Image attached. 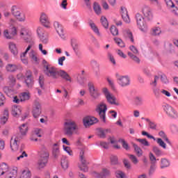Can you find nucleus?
I'll return each mask as SVG.
<instances>
[{"instance_id": "6ab92c4d", "label": "nucleus", "mask_w": 178, "mask_h": 178, "mask_svg": "<svg viewBox=\"0 0 178 178\" xmlns=\"http://www.w3.org/2000/svg\"><path fill=\"white\" fill-rule=\"evenodd\" d=\"M142 13L145 17V19H147V20L151 21L152 19H154V15L152 14V10L149 7L144 6L142 8Z\"/></svg>"}, {"instance_id": "4c0bfd02", "label": "nucleus", "mask_w": 178, "mask_h": 178, "mask_svg": "<svg viewBox=\"0 0 178 178\" xmlns=\"http://www.w3.org/2000/svg\"><path fill=\"white\" fill-rule=\"evenodd\" d=\"M29 58L31 59L32 62L37 63L38 62V57L37 56V53L33 49H31L29 52Z\"/></svg>"}, {"instance_id": "603ef678", "label": "nucleus", "mask_w": 178, "mask_h": 178, "mask_svg": "<svg viewBox=\"0 0 178 178\" xmlns=\"http://www.w3.org/2000/svg\"><path fill=\"white\" fill-rule=\"evenodd\" d=\"M128 56L131 58V59H133L134 61L136 62V63H140V58L138 57H137V56H135L134 54H133V53L131 52H128Z\"/></svg>"}, {"instance_id": "473e14b6", "label": "nucleus", "mask_w": 178, "mask_h": 178, "mask_svg": "<svg viewBox=\"0 0 178 178\" xmlns=\"http://www.w3.org/2000/svg\"><path fill=\"white\" fill-rule=\"evenodd\" d=\"M108 133H111V129H99L97 131V135L100 138H105L106 137V134Z\"/></svg>"}, {"instance_id": "f03ea898", "label": "nucleus", "mask_w": 178, "mask_h": 178, "mask_svg": "<svg viewBox=\"0 0 178 178\" xmlns=\"http://www.w3.org/2000/svg\"><path fill=\"white\" fill-rule=\"evenodd\" d=\"M77 130H79V125L75 121L68 120L64 123V134L65 136L72 137Z\"/></svg>"}, {"instance_id": "ddd939ff", "label": "nucleus", "mask_w": 178, "mask_h": 178, "mask_svg": "<svg viewBox=\"0 0 178 178\" xmlns=\"http://www.w3.org/2000/svg\"><path fill=\"white\" fill-rule=\"evenodd\" d=\"M22 136L20 134H17L16 136L13 137L10 140V148L11 151L13 152H16L17 149H19V143L22 140Z\"/></svg>"}, {"instance_id": "69168bd1", "label": "nucleus", "mask_w": 178, "mask_h": 178, "mask_svg": "<svg viewBox=\"0 0 178 178\" xmlns=\"http://www.w3.org/2000/svg\"><path fill=\"white\" fill-rule=\"evenodd\" d=\"M115 176L117 178H126L124 172L120 170H117L115 172Z\"/></svg>"}, {"instance_id": "49530a36", "label": "nucleus", "mask_w": 178, "mask_h": 178, "mask_svg": "<svg viewBox=\"0 0 178 178\" xmlns=\"http://www.w3.org/2000/svg\"><path fill=\"white\" fill-rule=\"evenodd\" d=\"M146 122H148V126L152 130H156V124L152 121H150L149 119L145 118Z\"/></svg>"}, {"instance_id": "09e8293b", "label": "nucleus", "mask_w": 178, "mask_h": 178, "mask_svg": "<svg viewBox=\"0 0 178 178\" xmlns=\"http://www.w3.org/2000/svg\"><path fill=\"white\" fill-rule=\"evenodd\" d=\"M63 149L70 155V156H73V150L69 146H65V145H63Z\"/></svg>"}, {"instance_id": "6e6d98bb", "label": "nucleus", "mask_w": 178, "mask_h": 178, "mask_svg": "<svg viewBox=\"0 0 178 178\" xmlns=\"http://www.w3.org/2000/svg\"><path fill=\"white\" fill-rule=\"evenodd\" d=\"M111 33L113 35H119V30L115 25H113L110 28Z\"/></svg>"}, {"instance_id": "a211bd4d", "label": "nucleus", "mask_w": 178, "mask_h": 178, "mask_svg": "<svg viewBox=\"0 0 178 178\" xmlns=\"http://www.w3.org/2000/svg\"><path fill=\"white\" fill-rule=\"evenodd\" d=\"M41 103L38 101H35L33 106L32 113L34 118H38L40 115H41Z\"/></svg>"}, {"instance_id": "9b49d317", "label": "nucleus", "mask_w": 178, "mask_h": 178, "mask_svg": "<svg viewBox=\"0 0 178 178\" xmlns=\"http://www.w3.org/2000/svg\"><path fill=\"white\" fill-rule=\"evenodd\" d=\"M158 80H159V76H158V75H154V79H152L149 83L154 97L156 98H159V88L156 87L158 86Z\"/></svg>"}, {"instance_id": "423d86ee", "label": "nucleus", "mask_w": 178, "mask_h": 178, "mask_svg": "<svg viewBox=\"0 0 178 178\" xmlns=\"http://www.w3.org/2000/svg\"><path fill=\"white\" fill-rule=\"evenodd\" d=\"M49 158V153L48 152H42L40 154V157L38 161L37 168L39 170L44 169L48 163V159Z\"/></svg>"}, {"instance_id": "ea45409f", "label": "nucleus", "mask_w": 178, "mask_h": 178, "mask_svg": "<svg viewBox=\"0 0 178 178\" xmlns=\"http://www.w3.org/2000/svg\"><path fill=\"white\" fill-rule=\"evenodd\" d=\"M133 147L137 156H143V149H141V147L136 145V143H133Z\"/></svg>"}, {"instance_id": "3c124183", "label": "nucleus", "mask_w": 178, "mask_h": 178, "mask_svg": "<svg viewBox=\"0 0 178 178\" xmlns=\"http://www.w3.org/2000/svg\"><path fill=\"white\" fill-rule=\"evenodd\" d=\"M136 140L138 141V143H140L142 145H144L145 147H149V143L147 141V139L136 138Z\"/></svg>"}, {"instance_id": "052dcab7", "label": "nucleus", "mask_w": 178, "mask_h": 178, "mask_svg": "<svg viewBox=\"0 0 178 178\" xmlns=\"http://www.w3.org/2000/svg\"><path fill=\"white\" fill-rule=\"evenodd\" d=\"M159 136L160 137H162V138L164 140V141H166V143H168V144H170V141L169 140V138H168V136H166V134H165V132H163V131H161L159 133Z\"/></svg>"}, {"instance_id": "5701e85b", "label": "nucleus", "mask_w": 178, "mask_h": 178, "mask_svg": "<svg viewBox=\"0 0 178 178\" xmlns=\"http://www.w3.org/2000/svg\"><path fill=\"white\" fill-rule=\"evenodd\" d=\"M98 122V119L95 117H86L83 118V124L85 127H88V126H92L95 123Z\"/></svg>"}, {"instance_id": "a19ab883", "label": "nucleus", "mask_w": 178, "mask_h": 178, "mask_svg": "<svg viewBox=\"0 0 178 178\" xmlns=\"http://www.w3.org/2000/svg\"><path fill=\"white\" fill-rule=\"evenodd\" d=\"M93 9L95 10V13L96 15H101L102 11H101V6L97 2H95L93 4Z\"/></svg>"}, {"instance_id": "f704fd0d", "label": "nucleus", "mask_w": 178, "mask_h": 178, "mask_svg": "<svg viewBox=\"0 0 178 178\" xmlns=\"http://www.w3.org/2000/svg\"><path fill=\"white\" fill-rule=\"evenodd\" d=\"M124 35L125 38H127L131 41V42L134 43V37L133 36V33L130 31L129 30H124Z\"/></svg>"}, {"instance_id": "b1692460", "label": "nucleus", "mask_w": 178, "mask_h": 178, "mask_svg": "<svg viewBox=\"0 0 178 178\" xmlns=\"http://www.w3.org/2000/svg\"><path fill=\"white\" fill-rule=\"evenodd\" d=\"M109 175H111V172H109V170H106V168H103L101 173H99L97 172H92L93 177H97V178H105V176H109Z\"/></svg>"}, {"instance_id": "774afa93", "label": "nucleus", "mask_w": 178, "mask_h": 178, "mask_svg": "<svg viewBox=\"0 0 178 178\" xmlns=\"http://www.w3.org/2000/svg\"><path fill=\"white\" fill-rule=\"evenodd\" d=\"M135 104L136 105L140 106L143 105V98L141 97H135Z\"/></svg>"}, {"instance_id": "c756f323", "label": "nucleus", "mask_w": 178, "mask_h": 178, "mask_svg": "<svg viewBox=\"0 0 178 178\" xmlns=\"http://www.w3.org/2000/svg\"><path fill=\"white\" fill-rule=\"evenodd\" d=\"M4 178H16L17 177V170L15 169L8 170L3 175Z\"/></svg>"}, {"instance_id": "8fccbe9b", "label": "nucleus", "mask_w": 178, "mask_h": 178, "mask_svg": "<svg viewBox=\"0 0 178 178\" xmlns=\"http://www.w3.org/2000/svg\"><path fill=\"white\" fill-rule=\"evenodd\" d=\"M153 152H154L156 156H162L163 155L162 150H161V149L156 146L153 147Z\"/></svg>"}, {"instance_id": "58836bf2", "label": "nucleus", "mask_w": 178, "mask_h": 178, "mask_svg": "<svg viewBox=\"0 0 178 178\" xmlns=\"http://www.w3.org/2000/svg\"><path fill=\"white\" fill-rule=\"evenodd\" d=\"M162 33V30L159 27H154L150 31V34L154 36L160 35Z\"/></svg>"}, {"instance_id": "2eb2a0df", "label": "nucleus", "mask_w": 178, "mask_h": 178, "mask_svg": "<svg viewBox=\"0 0 178 178\" xmlns=\"http://www.w3.org/2000/svg\"><path fill=\"white\" fill-rule=\"evenodd\" d=\"M37 33L39 35V38L40 40V41L43 43V44H48V33L47 32H45L44 31V29H42V28L39 27L37 29Z\"/></svg>"}, {"instance_id": "f8f14e48", "label": "nucleus", "mask_w": 178, "mask_h": 178, "mask_svg": "<svg viewBox=\"0 0 178 178\" xmlns=\"http://www.w3.org/2000/svg\"><path fill=\"white\" fill-rule=\"evenodd\" d=\"M31 97V96L29 92H23L19 97L15 96L13 101L15 104H20V102H26V101H29Z\"/></svg>"}, {"instance_id": "4d7b16f0", "label": "nucleus", "mask_w": 178, "mask_h": 178, "mask_svg": "<svg viewBox=\"0 0 178 178\" xmlns=\"http://www.w3.org/2000/svg\"><path fill=\"white\" fill-rule=\"evenodd\" d=\"M3 35L7 40H12V38H13V35H12L11 32H9L8 29L4 30Z\"/></svg>"}, {"instance_id": "f3484780", "label": "nucleus", "mask_w": 178, "mask_h": 178, "mask_svg": "<svg viewBox=\"0 0 178 178\" xmlns=\"http://www.w3.org/2000/svg\"><path fill=\"white\" fill-rule=\"evenodd\" d=\"M54 26L59 37H60L62 40H65L66 35H65V31L63 30V26H62L60 24H59V22H55L54 23Z\"/></svg>"}, {"instance_id": "bb28decb", "label": "nucleus", "mask_w": 178, "mask_h": 178, "mask_svg": "<svg viewBox=\"0 0 178 178\" xmlns=\"http://www.w3.org/2000/svg\"><path fill=\"white\" fill-rule=\"evenodd\" d=\"M11 113L15 118H19L22 115V107L20 106H13L11 108Z\"/></svg>"}, {"instance_id": "13d9d810", "label": "nucleus", "mask_w": 178, "mask_h": 178, "mask_svg": "<svg viewBox=\"0 0 178 178\" xmlns=\"http://www.w3.org/2000/svg\"><path fill=\"white\" fill-rule=\"evenodd\" d=\"M8 84L10 86H15V84H16V78H15V76L13 75H10L8 76Z\"/></svg>"}, {"instance_id": "7ed1b4c3", "label": "nucleus", "mask_w": 178, "mask_h": 178, "mask_svg": "<svg viewBox=\"0 0 178 178\" xmlns=\"http://www.w3.org/2000/svg\"><path fill=\"white\" fill-rule=\"evenodd\" d=\"M103 94H104V97L106 99V102L110 105H115V106H119L120 105V103L119 101H118V99H116V97L109 91V89L108 88H104L102 89Z\"/></svg>"}, {"instance_id": "bf43d9fd", "label": "nucleus", "mask_w": 178, "mask_h": 178, "mask_svg": "<svg viewBox=\"0 0 178 178\" xmlns=\"http://www.w3.org/2000/svg\"><path fill=\"white\" fill-rule=\"evenodd\" d=\"M25 84H26V86L29 88H31V87H33V84H34V82L33 81V78H26L25 79Z\"/></svg>"}, {"instance_id": "2f4dec72", "label": "nucleus", "mask_w": 178, "mask_h": 178, "mask_svg": "<svg viewBox=\"0 0 178 178\" xmlns=\"http://www.w3.org/2000/svg\"><path fill=\"white\" fill-rule=\"evenodd\" d=\"M170 166V161L166 158H162L160 161V169H166Z\"/></svg>"}, {"instance_id": "412c9836", "label": "nucleus", "mask_w": 178, "mask_h": 178, "mask_svg": "<svg viewBox=\"0 0 178 178\" xmlns=\"http://www.w3.org/2000/svg\"><path fill=\"white\" fill-rule=\"evenodd\" d=\"M52 154L54 158H58V156H59V154H60V140L53 144Z\"/></svg>"}, {"instance_id": "6e6552de", "label": "nucleus", "mask_w": 178, "mask_h": 178, "mask_svg": "<svg viewBox=\"0 0 178 178\" xmlns=\"http://www.w3.org/2000/svg\"><path fill=\"white\" fill-rule=\"evenodd\" d=\"M115 77L117 79V83L120 87H129L130 86V77L129 76H122L119 74H115Z\"/></svg>"}, {"instance_id": "4468645a", "label": "nucleus", "mask_w": 178, "mask_h": 178, "mask_svg": "<svg viewBox=\"0 0 178 178\" xmlns=\"http://www.w3.org/2000/svg\"><path fill=\"white\" fill-rule=\"evenodd\" d=\"M79 158L81 162V165H79V168L82 172H88V167H87V160H86V156H84V150H81L79 153Z\"/></svg>"}, {"instance_id": "4be33fe9", "label": "nucleus", "mask_w": 178, "mask_h": 178, "mask_svg": "<svg viewBox=\"0 0 178 178\" xmlns=\"http://www.w3.org/2000/svg\"><path fill=\"white\" fill-rule=\"evenodd\" d=\"M32 47H33V44L28 45L25 51L20 54V59H21L22 63H24V65H27V63H29V60L27 59V57H26V56L27 54L29 53V51H30V49H31Z\"/></svg>"}, {"instance_id": "72a5a7b5", "label": "nucleus", "mask_w": 178, "mask_h": 178, "mask_svg": "<svg viewBox=\"0 0 178 178\" xmlns=\"http://www.w3.org/2000/svg\"><path fill=\"white\" fill-rule=\"evenodd\" d=\"M19 131L21 133V137L23 138V136H26V134H27V132L29 131V126L27 125V124H22L20 127H19Z\"/></svg>"}, {"instance_id": "e2e57ef3", "label": "nucleus", "mask_w": 178, "mask_h": 178, "mask_svg": "<svg viewBox=\"0 0 178 178\" xmlns=\"http://www.w3.org/2000/svg\"><path fill=\"white\" fill-rule=\"evenodd\" d=\"M119 143H121L122 147L124 148V149H127V151L130 149V147H129V144H127V143L124 139H120Z\"/></svg>"}, {"instance_id": "cd10ccee", "label": "nucleus", "mask_w": 178, "mask_h": 178, "mask_svg": "<svg viewBox=\"0 0 178 178\" xmlns=\"http://www.w3.org/2000/svg\"><path fill=\"white\" fill-rule=\"evenodd\" d=\"M40 23H42L44 27H49V18L44 13H42L40 15Z\"/></svg>"}, {"instance_id": "f257e3e1", "label": "nucleus", "mask_w": 178, "mask_h": 178, "mask_svg": "<svg viewBox=\"0 0 178 178\" xmlns=\"http://www.w3.org/2000/svg\"><path fill=\"white\" fill-rule=\"evenodd\" d=\"M42 65L44 67V73L45 76H47V77L54 80L61 77V79H63L65 81L72 83V77L67 72H66V71L63 70H58V68L49 65V63H48L45 60H42Z\"/></svg>"}, {"instance_id": "0eeeda50", "label": "nucleus", "mask_w": 178, "mask_h": 178, "mask_svg": "<svg viewBox=\"0 0 178 178\" xmlns=\"http://www.w3.org/2000/svg\"><path fill=\"white\" fill-rule=\"evenodd\" d=\"M136 19L137 26L138 29H140V31H143V33H147V31H148V25L144 22V17H143L141 14L137 13L136 15Z\"/></svg>"}, {"instance_id": "a18cd8bd", "label": "nucleus", "mask_w": 178, "mask_h": 178, "mask_svg": "<svg viewBox=\"0 0 178 178\" xmlns=\"http://www.w3.org/2000/svg\"><path fill=\"white\" fill-rule=\"evenodd\" d=\"M161 94L165 95V97H167L168 98L172 97V94H170V92L165 89H159V98L161 97Z\"/></svg>"}, {"instance_id": "aec40b11", "label": "nucleus", "mask_w": 178, "mask_h": 178, "mask_svg": "<svg viewBox=\"0 0 178 178\" xmlns=\"http://www.w3.org/2000/svg\"><path fill=\"white\" fill-rule=\"evenodd\" d=\"M88 88H89L90 95L92 97V98L97 99V98L99 97V92H98V89L95 88V86H94V84L91 83H88Z\"/></svg>"}, {"instance_id": "7c9ffc66", "label": "nucleus", "mask_w": 178, "mask_h": 178, "mask_svg": "<svg viewBox=\"0 0 178 178\" xmlns=\"http://www.w3.org/2000/svg\"><path fill=\"white\" fill-rule=\"evenodd\" d=\"M10 168L9 165L6 163H1L0 164V177L3 176Z\"/></svg>"}, {"instance_id": "680f3d73", "label": "nucleus", "mask_w": 178, "mask_h": 178, "mask_svg": "<svg viewBox=\"0 0 178 178\" xmlns=\"http://www.w3.org/2000/svg\"><path fill=\"white\" fill-rule=\"evenodd\" d=\"M156 143L157 144H159V145L160 147H161L162 148H163L164 149H166V143H165V142H163V140H162V138H158L156 139Z\"/></svg>"}, {"instance_id": "c9c22d12", "label": "nucleus", "mask_w": 178, "mask_h": 178, "mask_svg": "<svg viewBox=\"0 0 178 178\" xmlns=\"http://www.w3.org/2000/svg\"><path fill=\"white\" fill-rule=\"evenodd\" d=\"M19 178H31V171L29 168L22 170Z\"/></svg>"}, {"instance_id": "c85d7f7f", "label": "nucleus", "mask_w": 178, "mask_h": 178, "mask_svg": "<svg viewBox=\"0 0 178 178\" xmlns=\"http://www.w3.org/2000/svg\"><path fill=\"white\" fill-rule=\"evenodd\" d=\"M89 26H90V29H92V30L95 33V34H96V35H97V37H99V38H102V34L101 33V32H99V29H98V26H97V25H95V24L94 22H90Z\"/></svg>"}, {"instance_id": "79ce46f5", "label": "nucleus", "mask_w": 178, "mask_h": 178, "mask_svg": "<svg viewBox=\"0 0 178 178\" xmlns=\"http://www.w3.org/2000/svg\"><path fill=\"white\" fill-rule=\"evenodd\" d=\"M157 76L159 77V79H161V81L163 84H168L169 83V80L168 79V77L165 74H158Z\"/></svg>"}, {"instance_id": "39448f33", "label": "nucleus", "mask_w": 178, "mask_h": 178, "mask_svg": "<svg viewBox=\"0 0 178 178\" xmlns=\"http://www.w3.org/2000/svg\"><path fill=\"white\" fill-rule=\"evenodd\" d=\"M19 37L22 40L25 41V42H32L34 44L33 41V33L26 28L22 27L19 31Z\"/></svg>"}, {"instance_id": "20e7f679", "label": "nucleus", "mask_w": 178, "mask_h": 178, "mask_svg": "<svg viewBox=\"0 0 178 178\" xmlns=\"http://www.w3.org/2000/svg\"><path fill=\"white\" fill-rule=\"evenodd\" d=\"M96 112L98 113L100 119L105 123L106 122V111H108V106L106 103L101 102L99 104L95 109Z\"/></svg>"}, {"instance_id": "e433bc0d", "label": "nucleus", "mask_w": 178, "mask_h": 178, "mask_svg": "<svg viewBox=\"0 0 178 178\" xmlns=\"http://www.w3.org/2000/svg\"><path fill=\"white\" fill-rule=\"evenodd\" d=\"M8 119L9 113H8V111H5L4 115L0 117V126H2V124H6Z\"/></svg>"}, {"instance_id": "37998d69", "label": "nucleus", "mask_w": 178, "mask_h": 178, "mask_svg": "<svg viewBox=\"0 0 178 178\" xmlns=\"http://www.w3.org/2000/svg\"><path fill=\"white\" fill-rule=\"evenodd\" d=\"M100 22L104 29H108V27H109V23L108 22V19H106V17H105L104 16H102Z\"/></svg>"}, {"instance_id": "393cba45", "label": "nucleus", "mask_w": 178, "mask_h": 178, "mask_svg": "<svg viewBox=\"0 0 178 178\" xmlns=\"http://www.w3.org/2000/svg\"><path fill=\"white\" fill-rule=\"evenodd\" d=\"M121 16L125 23H130V17H129V13L126 7H121Z\"/></svg>"}, {"instance_id": "9d476101", "label": "nucleus", "mask_w": 178, "mask_h": 178, "mask_svg": "<svg viewBox=\"0 0 178 178\" xmlns=\"http://www.w3.org/2000/svg\"><path fill=\"white\" fill-rule=\"evenodd\" d=\"M11 13L19 20V22L26 21V14L24 13L20 12V9L16 6H13L11 8Z\"/></svg>"}, {"instance_id": "864d4df0", "label": "nucleus", "mask_w": 178, "mask_h": 178, "mask_svg": "<svg viewBox=\"0 0 178 178\" xmlns=\"http://www.w3.org/2000/svg\"><path fill=\"white\" fill-rule=\"evenodd\" d=\"M164 2L169 9H173L175 8V3H173V1L172 0H164Z\"/></svg>"}, {"instance_id": "338daca9", "label": "nucleus", "mask_w": 178, "mask_h": 178, "mask_svg": "<svg viewBox=\"0 0 178 178\" xmlns=\"http://www.w3.org/2000/svg\"><path fill=\"white\" fill-rule=\"evenodd\" d=\"M111 163L112 165H118L119 161H118V156L112 155L111 156Z\"/></svg>"}, {"instance_id": "1a4fd4ad", "label": "nucleus", "mask_w": 178, "mask_h": 178, "mask_svg": "<svg viewBox=\"0 0 178 178\" xmlns=\"http://www.w3.org/2000/svg\"><path fill=\"white\" fill-rule=\"evenodd\" d=\"M163 109L165 113L172 119H176L178 116L177 111L170 104H165L163 106Z\"/></svg>"}, {"instance_id": "dca6fc26", "label": "nucleus", "mask_w": 178, "mask_h": 178, "mask_svg": "<svg viewBox=\"0 0 178 178\" xmlns=\"http://www.w3.org/2000/svg\"><path fill=\"white\" fill-rule=\"evenodd\" d=\"M5 69L8 73H15L17 72L19 69H22V66L19 64L8 63L6 64Z\"/></svg>"}, {"instance_id": "5fc2aeb1", "label": "nucleus", "mask_w": 178, "mask_h": 178, "mask_svg": "<svg viewBox=\"0 0 178 178\" xmlns=\"http://www.w3.org/2000/svg\"><path fill=\"white\" fill-rule=\"evenodd\" d=\"M114 41L119 47H120V48H124V42H123V40H122V39L119 38H114Z\"/></svg>"}, {"instance_id": "0e129e2a", "label": "nucleus", "mask_w": 178, "mask_h": 178, "mask_svg": "<svg viewBox=\"0 0 178 178\" xmlns=\"http://www.w3.org/2000/svg\"><path fill=\"white\" fill-rule=\"evenodd\" d=\"M143 72L145 76H147L148 77H151L152 76V74L151 73V71L147 67H145L143 69Z\"/></svg>"}, {"instance_id": "c03bdc74", "label": "nucleus", "mask_w": 178, "mask_h": 178, "mask_svg": "<svg viewBox=\"0 0 178 178\" xmlns=\"http://www.w3.org/2000/svg\"><path fill=\"white\" fill-rule=\"evenodd\" d=\"M61 166L64 170H66L67 168H69V161H67L65 157H63L61 159Z\"/></svg>"}, {"instance_id": "a878e982", "label": "nucleus", "mask_w": 178, "mask_h": 178, "mask_svg": "<svg viewBox=\"0 0 178 178\" xmlns=\"http://www.w3.org/2000/svg\"><path fill=\"white\" fill-rule=\"evenodd\" d=\"M8 49L14 56H17L19 54V49H17V46H16L15 42H10L8 43Z\"/></svg>"}, {"instance_id": "de8ad7c7", "label": "nucleus", "mask_w": 178, "mask_h": 178, "mask_svg": "<svg viewBox=\"0 0 178 178\" xmlns=\"http://www.w3.org/2000/svg\"><path fill=\"white\" fill-rule=\"evenodd\" d=\"M107 81L111 88L113 89V91H115V90H116V86L115 85V80L111 78H107Z\"/></svg>"}]
</instances>
